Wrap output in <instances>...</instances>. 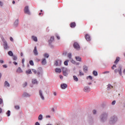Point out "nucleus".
Masks as SVG:
<instances>
[{
    "label": "nucleus",
    "mask_w": 125,
    "mask_h": 125,
    "mask_svg": "<svg viewBox=\"0 0 125 125\" xmlns=\"http://www.w3.org/2000/svg\"><path fill=\"white\" fill-rule=\"evenodd\" d=\"M118 119L117 115H112L109 120V124L110 125H115L118 123Z\"/></svg>",
    "instance_id": "nucleus-1"
},
{
    "label": "nucleus",
    "mask_w": 125,
    "mask_h": 125,
    "mask_svg": "<svg viewBox=\"0 0 125 125\" xmlns=\"http://www.w3.org/2000/svg\"><path fill=\"white\" fill-rule=\"evenodd\" d=\"M108 120V113L103 112L100 116V121L101 123H105Z\"/></svg>",
    "instance_id": "nucleus-2"
},
{
    "label": "nucleus",
    "mask_w": 125,
    "mask_h": 125,
    "mask_svg": "<svg viewBox=\"0 0 125 125\" xmlns=\"http://www.w3.org/2000/svg\"><path fill=\"white\" fill-rule=\"evenodd\" d=\"M2 42H3V46L4 47V49L5 50H7V49H9V45H8V43H7V42L4 39L3 37L1 38Z\"/></svg>",
    "instance_id": "nucleus-3"
},
{
    "label": "nucleus",
    "mask_w": 125,
    "mask_h": 125,
    "mask_svg": "<svg viewBox=\"0 0 125 125\" xmlns=\"http://www.w3.org/2000/svg\"><path fill=\"white\" fill-rule=\"evenodd\" d=\"M24 11L25 14H28V15H31V12H30V10L29 9V6H25L24 9Z\"/></svg>",
    "instance_id": "nucleus-4"
},
{
    "label": "nucleus",
    "mask_w": 125,
    "mask_h": 125,
    "mask_svg": "<svg viewBox=\"0 0 125 125\" xmlns=\"http://www.w3.org/2000/svg\"><path fill=\"white\" fill-rule=\"evenodd\" d=\"M83 90L84 92L88 93V92L90 91V87H89V86H85L84 87Z\"/></svg>",
    "instance_id": "nucleus-5"
},
{
    "label": "nucleus",
    "mask_w": 125,
    "mask_h": 125,
    "mask_svg": "<svg viewBox=\"0 0 125 125\" xmlns=\"http://www.w3.org/2000/svg\"><path fill=\"white\" fill-rule=\"evenodd\" d=\"M73 46L75 49H77V50H79L80 49V45L78 42H75L73 44Z\"/></svg>",
    "instance_id": "nucleus-6"
},
{
    "label": "nucleus",
    "mask_w": 125,
    "mask_h": 125,
    "mask_svg": "<svg viewBox=\"0 0 125 125\" xmlns=\"http://www.w3.org/2000/svg\"><path fill=\"white\" fill-rule=\"evenodd\" d=\"M39 95L42 100H44V97L43 96L42 91V90H39Z\"/></svg>",
    "instance_id": "nucleus-7"
},
{
    "label": "nucleus",
    "mask_w": 125,
    "mask_h": 125,
    "mask_svg": "<svg viewBox=\"0 0 125 125\" xmlns=\"http://www.w3.org/2000/svg\"><path fill=\"white\" fill-rule=\"evenodd\" d=\"M33 53L35 56L39 55V52H38V50L37 49V46H35L33 50Z\"/></svg>",
    "instance_id": "nucleus-8"
},
{
    "label": "nucleus",
    "mask_w": 125,
    "mask_h": 125,
    "mask_svg": "<svg viewBox=\"0 0 125 125\" xmlns=\"http://www.w3.org/2000/svg\"><path fill=\"white\" fill-rule=\"evenodd\" d=\"M22 97H24V98L31 97V95L30 94L25 92L22 94Z\"/></svg>",
    "instance_id": "nucleus-9"
},
{
    "label": "nucleus",
    "mask_w": 125,
    "mask_h": 125,
    "mask_svg": "<svg viewBox=\"0 0 125 125\" xmlns=\"http://www.w3.org/2000/svg\"><path fill=\"white\" fill-rule=\"evenodd\" d=\"M18 25H19V20L17 19L14 22V27H18Z\"/></svg>",
    "instance_id": "nucleus-10"
},
{
    "label": "nucleus",
    "mask_w": 125,
    "mask_h": 125,
    "mask_svg": "<svg viewBox=\"0 0 125 125\" xmlns=\"http://www.w3.org/2000/svg\"><path fill=\"white\" fill-rule=\"evenodd\" d=\"M67 84L66 83H62L61 84V87L62 89H66L67 88Z\"/></svg>",
    "instance_id": "nucleus-11"
},
{
    "label": "nucleus",
    "mask_w": 125,
    "mask_h": 125,
    "mask_svg": "<svg viewBox=\"0 0 125 125\" xmlns=\"http://www.w3.org/2000/svg\"><path fill=\"white\" fill-rule=\"evenodd\" d=\"M54 41V37L53 36L51 37L50 39L48 41L49 44H51V43L53 42Z\"/></svg>",
    "instance_id": "nucleus-12"
},
{
    "label": "nucleus",
    "mask_w": 125,
    "mask_h": 125,
    "mask_svg": "<svg viewBox=\"0 0 125 125\" xmlns=\"http://www.w3.org/2000/svg\"><path fill=\"white\" fill-rule=\"evenodd\" d=\"M83 71L84 73H87V71H88V67H87L86 65H84L83 66Z\"/></svg>",
    "instance_id": "nucleus-13"
},
{
    "label": "nucleus",
    "mask_w": 125,
    "mask_h": 125,
    "mask_svg": "<svg viewBox=\"0 0 125 125\" xmlns=\"http://www.w3.org/2000/svg\"><path fill=\"white\" fill-rule=\"evenodd\" d=\"M16 72L17 73H19V74H20L21 73H23V70H22V69H21V67H19L17 69Z\"/></svg>",
    "instance_id": "nucleus-14"
},
{
    "label": "nucleus",
    "mask_w": 125,
    "mask_h": 125,
    "mask_svg": "<svg viewBox=\"0 0 125 125\" xmlns=\"http://www.w3.org/2000/svg\"><path fill=\"white\" fill-rule=\"evenodd\" d=\"M85 39L88 42L89 41H90V36H89V35L88 34H86L85 36Z\"/></svg>",
    "instance_id": "nucleus-15"
},
{
    "label": "nucleus",
    "mask_w": 125,
    "mask_h": 125,
    "mask_svg": "<svg viewBox=\"0 0 125 125\" xmlns=\"http://www.w3.org/2000/svg\"><path fill=\"white\" fill-rule=\"evenodd\" d=\"M4 86H5L6 87H9V86H10V84L7 81H5L4 82Z\"/></svg>",
    "instance_id": "nucleus-16"
},
{
    "label": "nucleus",
    "mask_w": 125,
    "mask_h": 125,
    "mask_svg": "<svg viewBox=\"0 0 125 125\" xmlns=\"http://www.w3.org/2000/svg\"><path fill=\"white\" fill-rule=\"evenodd\" d=\"M118 71L120 76H122V66L120 65L118 68Z\"/></svg>",
    "instance_id": "nucleus-17"
},
{
    "label": "nucleus",
    "mask_w": 125,
    "mask_h": 125,
    "mask_svg": "<svg viewBox=\"0 0 125 125\" xmlns=\"http://www.w3.org/2000/svg\"><path fill=\"white\" fill-rule=\"evenodd\" d=\"M112 88H113V86H112V85L110 84H108L107 85V90H110V89H112Z\"/></svg>",
    "instance_id": "nucleus-18"
},
{
    "label": "nucleus",
    "mask_w": 125,
    "mask_h": 125,
    "mask_svg": "<svg viewBox=\"0 0 125 125\" xmlns=\"http://www.w3.org/2000/svg\"><path fill=\"white\" fill-rule=\"evenodd\" d=\"M32 39L33 41H34V42H38V38H37V37L35 36H32Z\"/></svg>",
    "instance_id": "nucleus-19"
},
{
    "label": "nucleus",
    "mask_w": 125,
    "mask_h": 125,
    "mask_svg": "<svg viewBox=\"0 0 125 125\" xmlns=\"http://www.w3.org/2000/svg\"><path fill=\"white\" fill-rule=\"evenodd\" d=\"M32 82L33 84H38V82L37 79H33Z\"/></svg>",
    "instance_id": "nucleus-20"
},
{
    "label": "nucleus",
    "mask_w": 125,
    "mask_h": 125,
    "mask_svg": "<svg viewBox=\"0 0 125 125\" xmlns=\"http://www.w3.org/2000/svg\"><path fill=\"white\" fill-rule=\"evenodd\" d=\"M42 65H45L46 64V59H43L42 62Z\"/></svg>",
    "instance_id": "nucleus-21"
},
{
    "label": "nucleus",
    "mask_w": 125,
    "mask_h": 125,
    "mask_svg": "<svg viewBox=\"0 0 125 125\" xmlns=\"http://www.w3.org/2000/svg\"><path fill=\"white\" fill-rule=\"evenodd\" d=\"M75 59H76L77 61H79V62L82 61V58L79 56L76 57Z\"/></svg>",
    "instance_id": "nucleus-22"
},
{
    "label": "nucleus",
    "mask_w": 125,
    "mask_h": 125,
    "mask_svg": "<svg viewBox=\"0 0 125 125\" xmlns=\"http://www.w3.org/2000/svg\"><path fill=\"white\" fill-rule=\"evenodd\" d=\"M89 122L90 125H92L93 123V118L92 117H90V119H89Z\"/></svg>",
    "instance_id": "nucleus-23"
},
{
    "label": "nucleus",
    "mask_w": 125,
    "mask_h": 125,
    "mask_svg": "<svg viewBox=\"0 0 125 125\" xmlns=\"http://www.w3.org/2000/svg\"><path fill=\"white\" fill-rule=\"evenodd\" d=\"M93 75H94L95 77H97L98 76V73L97 72V71L94 70L93 71Z\"/></svg>",
    "instance_id": "nucleus-24"
},
{
    "label": "nucleus",
    "mask_w": 125,
    "mask_h": 125,
    "mask_svg": "<svg viewBox=\"0 0 125 125\" xmlns=\"http://www.w3.org/2000/svg\"><path fill=\"white\" fill-rule=\"evenodd\" d=\"M73 80L75 81V82H79V78L77 77L76 76H73Z\"/></svg>",
    "instance_id": "nucleus-25"
},
{
    "label": "nucleus",
    "mask_w": 125,
    "mask_h": 125,
    "mask_svg": "<svg viewBox=\"0 0 125 125\" xmlns=\"http://www.w3.org/2000/svg\"><path fill=\"white\" fill-rule=\"evenodd\" d=\"M56 73H61V69L57 68L55 69Z\"/></svg>",
    "instance_id": "nucleus-26"
},
{
    "label": "nucleus",
    "mask_w": 125,
    "mask_h": 125,
    "mask_svg": "<svg viewBox=\"0 0 125 125\" xmlns=\"http://www.w3.org/2000/svg\"><path fill=\"white\" fill-rule=\"evenodd\" d=\"M70 27L71 28H75L76 27V23L75 22H72L70 24Z\"/></svg>",
    "instance_id": "nucleus-27"
},
{
    "label": "nucleus",
    "mask_w": 125,
    "mask_h": 125,
    "mask_svg": "<svg viewBox=\"0 0 125 125\" xmlns=\"http://www.w3.org/2000/svg\"><path fill=\"white\" fill-rule=\"evenodd\" d=\"M120 58L117 57L115 60V61L114 62L115 64H117V63L119 62V61H120Z\"/></svg>",
    "instance_id": "nucleus-28"
},
{
    "label": "nucleus",
    "mask_w": 125,
    "mask_h": 125,
    "mask_svg": "<svg viewBox=\"0 0 125 125\" xmlns=\"http://www.w3.org/2000/svg\"><path fill=\"white\" fill-rule=\"evenodd\" d=\"M42 115L40 114L38 117V120L42 121Z\"/></svg>",
    "instance_id": "nucleus-29"
},
{
    "label": "nucleus",
    "mask_w": 125,
    "mask_h": 125,
    "mask_svg": "<svg viewBox=\"0 0 125 125\" xmlns=\"http://www.w3.org/2000/svg\"><path fill=\"white\" fill-rule=\"evenodd\" d=\"M8 54L9 55V56H13V52H12L11 51H9L8 52Z\"/></svg>",
    "instance_id": "nucleus-30"
},
{
    "label": "nucleus",
    "mask_w": 125,
    "mask_h": 125,
    "mask_svg": "<svg viewBox=\"0 0 125 125\" xmlns=\"http://www.w3.org/2000/svg\"><path fill=\"white\" fill-rule=\"evenodd\" d=\"M37 72H40L41 73H43V72H42V68L39 67L38 70H37Z\"/></svg>",
    "instance_id": "nucleus-31"
},
{
    "label": "nucleus",
    "mask_w": 125,
    "mask_h": 125,
    "mask_svg": "<svg viewBox=\"0 0 125 125\" xmlns=\"http://www.w3.org/2000/svg\"><path fill=\"white\" fill-rule=\"evenodd\" d=\"M86 80H88V79H89V80L90 81H92V76H87L86 78Z\"/></svg>",
    "instance_id": "nucleus-32"
},
{
    "label": "nucleus",
    "mask_w": 125,
    "mask_h": 125,
    "mask_svg": "<svg viewBox=\"0 0 125 125\" xmlns=\"http://www.w3.org/2000/svg\"><path fill=\"white\" fill-rule=\"evenodd\" d=\"M62 73H65L67 72V68L65 67H62Z\"/></svg>",
    "instance_id": "nucleus-33"
},
{
    "label": "nucleus",
    "mask_w": 125,
    "mask_h": 125,
    "mask_svg": "<svg viewBox=\"0 0 125 125\" xmlns=\"http://www.w3.org/2000/svg\"><path fill=\"white\" fill-rule=\"evenodd\" d=\"M27 84H28V83L27 82H24L22 84V87H23V88L26 87V86H27Z\"/></svg>",
    "instance_id": "nucleus-34"
},
{
    "label": "nucleus",
    "mask_w": 125,
    "mask_h": 125,
    "mask_svg": "<svg viewBox=\"0 0 125 125\" xmlns=\"http://www.w3.org/2000/svg\"><path fill=\"white\" fill-rule=\"evenodd\" d=\"M26 74H33L31 69H28L27 71H26Z\"/></svg>",
    "instance_id": "nucleus-35"
},
{
    "label": "nucleus",
    "mask_w": 125,
    "mask_h": 125,
    "mask_svg": "<svg viewBox=\"0 0 125 125\" xmlns=\"http://www.w3.org/2000/svg\"><path fill=\"white\" fill-rule=\"evenodd\" d=\"M67 57L69 58V59H72V54L71 53H68Z\"/></svg>",
    "instance_id": "nucleus-36"
},
{
    "label": "nucleus",
    "mask_w": 125,
    "mask_h": 125,
    "mask_svg": "<svg viewBox=\"0 0 125 125\" xmlns=\"http://www.w3.org/2000/svg\"><path fill=\"white\" fill-rule=\"evenodd\" d=\"M69 62V60H67L64 62V65L65 66H68V62Z\"/></svg>",
    "instance_id": "nucleus-37"
},
{
    "label": "nucleus",
    "mask_w": 125,
    "mask_h": 125,
    "mask_svg": "<svg viewBox=\"0 0 125 125\" xmlns=\"http://www.w3.org/2000/svg\"><path fill=\"white\" fill-rule=\"evenodd\" d=\"M79 75L80 76H83L84 74L83 73V71H82V70H79Z\"/></svg>",
    "instance_id": "nucleus-38"
},
{
    "label": "nucleus",
    "mask_w": 125,
    "mask_h": 125,
    "mask_svg": "<svg viewBox=\"0 0 125 125\" xmlns=\"http://www.w3.org/2000/svg\"><path fill=\"white\" fill-rule=\"evenodd\" d=\"M43 56L46 57V58H48L49 57V55H48L47 53H45L43 55Z\"/></svg>",
    "instance_id": "nucleus-39"
},
{
    "label": "nucleus",
    "mask_w": 125,
    "mask_h": 125,
    "mask_svg": "<svg viewBox=\"0 0 125 125\" xmlns=\"http://www.w3.org/2000/svg\"><path fill=\"white\" fill-rule=\"evenodd\" d=\"M29 64L30 65H31V66H34V62L32 60L29 61Z\"/></svg>",
    "instance_id": "nucleus-40"
},
{
    "label": "nucleus",
    "mask_w": 125,
    "mask_h": 125,
    "mask_svg": "<svg viewBox=\"0 0 125 125\" xmlns=\"http://www.w3.org/2000/svg\"><path fill=\"white\" fill-rule=\"evenodd\" d=\"M15 109H16V110H19V109H20V106H19V105H15Z\"/></svg>",
    "instance_id": "nucleus-41"
},
{
    "label": "nucleus",
    "mask_w": 125,
    "mask_h": 125,
    "mask_svg": "<svg viewBox=\"0 0 125 125\" xmlns=\"http://www.w3.org/2000/svg\"><path fill=\"white\" fill-rule=\"evenodd\" d=\"M6 115H7L8 117H9L10 116V110H8L7 113H6Z\"/></svg>",
    "instance_id": "nucleus-42"
},
{
    "label": "nucleus",
    "mask_w": 125,
    "mask_h": 125,
    "mask_svg": "<svg viewBox=\"0 0 125 125\" xmlns=\"http://www.w3.org/2000/svg\"><path fill=\"white\" fill-rule=\"evenodd\" d=\"M63 75L64 77H68V73L66 72H63Z\"/></svg>",
    "instance_id": "nucleus-43"
},
{
    "label": "nucleus",
    "mask_w": 125,
    "mask_h": 125,
    "mask_svg": "<svg viewBox=\"0 0 125 125\" xmlns=\"http://www.w3.org/2000/svg\"><path fill=\"white\" fill-rule=\"evenodd\" d=\"M13 60H17V57L16 56H13Z\"/></svg>",
    "instance_id": "nucleus-44"
},
{
    "label": "nucleus",
    "mask_w": 125,
    "mask_h": 125,
    "mask_svg": "<svg viewBox=\"0 0 125 125\" xmlns=\"http://www.w3.org/2000/svg\"><path fill=\"white\" fill-rule=\"evenodd\" d=\"M32 72H33V73H34V74H36L37 73V70L35 69H32Z\"/></svg>",
    "instance_id": "nucleus-45"
},
{
    "label": "nucleus",
    "mask_w": 125,
    "mask_h": 125,
    "mask_svg": "<svg viewBox=\"0 0 125 125\" xmlns=\"http://www.w3.org/2000/svg\"><path fill=\"white\" fill-rule=\"evenodd\" d=\"M3 103V101L2 100V99L0 98V105L2 104Z\"/></svg>",
    "instance_id": "nucleus-46"
},
{
    "label": "nucleus",
    "mask_w": 125,
    "mask_h": 125,
    "mask_svg": "<svg viewBox=\"0 0 125 125\" xmlns=\"http://www.w3.org/2000/svg\"><path fill=\"white\" fill-rule=\"evenodd\" d=\"M55 65L56 66H58V61H56L55 62Z\"/></svg>",
    "instance_id": "nucleus-47"
},
{
    "label": "nucleus",
    "mask_w": 125,
    "mask_h": 125,
    "mask_svg": "<svg viewBox=\"0 0 125 125\" xmlns=\"http://www.w3.org/2000/svg\"><path fill=\"white\" fill-rule=\"evenodd\" d=\"M112 105H115V104H116V101H113L112 103H111Z\"/></svg>",
    "instance_id": "nucleus-48"
},
{
    "label": "nucleus",
    "mask_w": 125,
    "mask_h": 125,
    "mask_svg": "<svg viewBox=\"0 0 125 125\" xmlns=\"http://www.w3.org/2000/svg\"><path fill=\"white\" fill-rule=\"evenodd\" d=\"M96 113H97L96 110H93V114L94 115H96Z\"/></svg>",
    "instance_id": "nucleus-49"
},
{
    "label": "nucleus",
    "mask_w": 125,
    "mask_h": 125,
    "mask_svg": "<svg viewBox=\"0 0 125 125\" xmlns=\"http://www.w3.org/2000/svg\"><path fill=\"white\" fill-rule=\"evenodd\" d=\"M41 74H42V72L37 71V75H38V76H40Z\"/></svg>",
    "instance_id": "nucleus-50"
},
{
    "label": "nucleus",
    "mask_w": 125,
    "mask_h": 125,
    "mask_svg": "<svg viewBox=\"0 0 125 125\" xmlns=\"http://www.w3.org/2000/svg\"><path fill=\"white\" fill-rule=\"evenodd\" d=\"M24 62H25V59H22L21 61V63L22 64H24Z\"/></svg>",
    "instance_id": "nucleus-51"
},
{
    "label": "nucleus",
    "mask_w": 125,
    "mask_h": 125,
    "mask_svg": "<svg viewBox=\"0 0 125 125\" xmlns=\"http://www.w3.org/2000/svg\"><path fill=\"white\" fill-rule=\"evenodd\" d=\"M109 73H110L109 71H105L103 72V74H109Z\"/></svg>",
    "instance_id": "nucleus-52"
},
{
    "label": "nucleus",
    "mask_w": 125,
    "mask_h": 125,
    "mask_svg": "<svg viewBox=\"0 0 125 125\" xmlns=\"http://www.w3.org/2000/svg\"><path fill=\"white\" fill-rule=\"evenodd\" d=\"M64 56H66L67 55V52H64L62 54Z\"/></svg>",
    "instance_id": "nucleus-53"
},
{
    "label": "nucleus",
    "mask_w": 125,
    "mask_h": 125,
    "mask_svg": "<svg viewBox=\"0 0 125 125\" xmlns=\"http://www.w3.org/2000/svg\"><path fill=\"white\" fill-rule=\"evenodd\" d=\"M10 40L11 42H13V38L12 37H10Z\"/></svg>",
    "instance_id": "nucleus-54"
},
{
    "label": "nucleus",
    "mask_w": 125,
    "mask_h": 125,
    "mask_svg": "<svg viewBox=\"0 0 125 125\" xmlns=\"http://www.w3.org/2000/svg\"><path fill=\"white\" fill-rule=\"evenodd\" d=\"M3 68H7V65H6V64H4L3 65Z\"/></svg>",
    "instance_id": "nucleus-55"
},
{
    "label": "nucleus",
    "mask_w": 125,
    "mask_h": 125,
    "mask_svg": "<svg viewBox=\"0 0 125 125\" xmlns=\"http://www.w3.org/2000/svg\"><path fill=\"white\" fill-rule=\"evenodd\" d=\"M60 78L61 79V80H62L63 79V76L60 75Z\"/></svg>",
    "instance_id": "nucleus-56"
},
{
    "label": "nucleus",
    "mask_w": 125,
    "mask_h": 125,
    "mask_svg": "<svg viewBox=\"0 0 125 125\" xmlns=\"http://www.w3.org/2000/svg\"><path fill=\"white\" fill-rule=\"evenodd\" d=\"M4 62L3 61V60H0V63H1V64Z\"/></svg>",
    "instance_id": "nucleus-57"
},
{
    "label": "nucleus",
    "mask_w": 125,
    "mask_h": 125,
    "mask_svg": "<svg viewBox=\"0 0 125 125\" xmlns=\"http://www.w3.org/2000/svg\"><path fill=\"white\" fill-rule=\"evenodd\" d=\"M3 4V3H2V2L1 1H0V6H2Z\"/></svg>",
    "instance_id": "nucleus-58"
},
{
    "label": "nucleus",
    "mask_w": 125,
    "mask_h": 125,
    "mask_svg": "<svg viewBox=\"0 0 125 125\" xmlns=\"http://www.w3.org/2000/svg\"><path fill=\"white\" fill-rule=\"evenodd\" d=\"M57 38L58 39V40H60V37H59V36L58 35H56Z\"/></svg>",
    "instance_id": "nucleus-59"
},
{
    "label": "nucleus",
    "mask_w": 125,
    "mask_h": 125,
    "mask_svg": "<svg viewBox=\"0 0 125 125\" xmlns=\"http://www.w3.org/2000/svg\"><path fill=\"white\" fill-rule=\"evenodd\" d=\"M114 73H115V74H117V73H118V70L117 69H115L114 70Z\"/></svg>",
    "instance_id": "nucleus-60"
},
{
    "label": "nucleus",
    "mask_w": 125,
    "mask_h": 125,
    "mask_svg": "<svg viewBox=\"0 0 125 125\" xmlns=\"http://www.w3.org/2000/svg\"><path fill=\"white\" fill-rule=\"evenodd\" d=\"M71 62L73 63V64H75V63H76V62H75L74 60H72Z\"/></svg>",
    "instance_id": "nucleus-61"
},
{
    "label": "nucleus",
    "mask_w": 125,
    "mask_h": 125,
    "mask_svg": "<svg viewBox=\"0 0 125 125\" xmlns=\"http://www.w3.org/2000/svg\"><path fill=\"white\" fill-rule=\"evenodd\" d=\"M51 111H52V112H55V109H54V108H52Z\"/></svg>",
    "instance_id": "nucleus-62"
},
{
    "label": "nucleus",
    "mask_w": 125,
    "mask_h": 125,
    "mask_svg": "<svg viewBox=\"0 0 125 125\" xmlns=\"http://www.w3.org/2000/svg\"><path fill=\"white\" fill-rule=\"evenodd\" d=\"M35 125H40V123L39 122H36L35 123Z\"/></svg>",
    "instance_id": "nucleus-63"
},
{
    "label": "nucleus",
    "mask_w": 125,
    "mask_h": 125,
    "mask_svg": "<svg viewBox=\"0 0 125 125\" xmlns=\"http://www.w3.org/2000/svg\"><path fill=\"white\" fill-rule=\"evenodd\" d=\"M13 63L15 64V65H17V62H13Z\"/></svg>",
    "instance_id": "nucleus-64"
}]
</instances>
